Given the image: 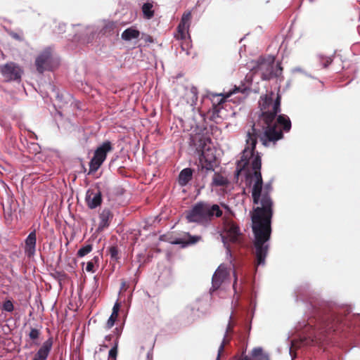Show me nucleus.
I'll return each instance as SVG.
<instances>
[{
    "mask_svg": "<svg viewBox=\"0 0 360 360\" xmlns=\"http://www.w3.org/2000/svg\"><path fill=\"white\" fill-rule=\"evenodd\" d=\"M185 89V97L188 103L191 106H194L196 104L198 100V89L194 86H186L184 87Z\"/></svg>",
    "mask_w": 360,
    "mask_h": 360,
    "instance_id": "obj_19",
    "label": "nucleus"
},
{
    "mask_svg": "<svg viewBox=\"0 0 360 360\" xmlns=\"http://www.w3.org/2000/svg\"><path fill=\"white\" fill-rule=\"evenodd\" d=\"M2 309L11 312L14 309V306L13 302L11 300H6L3 303Z\"/></svg>",
    "mask_w": 360,
    "mask_h": 360,
    "instance_id": "obj_33",
    "label": "nucleus"
},
{
    "mask_svg": "<svg viewBox=\"0 0 360 360\" xmlns=\"http://www.w3.org/2000/svg\"><path fill=\"white\" fill-rule=\"evenodd\" d=\"M191 47V41H187L185 43V44L181 45V49L182 51H185L186 54L188 55V49Z\"/></svg>",
    "mask_w": 360,
    "mask_h": 360,
    "instance_id": "obj_39",
    "label": "nucleus"
},
{
    "mask_svg": "<svg viewBox=\"0 0 360 360\" xmlns=\"http://www.w3.org/2000/svg\"><path fill=\"white\" fill-rule=\"evenodd\" d=\"M97 33V30L94 26H86L83 32L79 34H75V40L79 41L83 44H89L93 41Z\"/></svg>",
    "mask_w": 360,
    "mask_h": 360,
    "instance_id": "obj_14",
    "label": "nucleus"
},
{
    "mask_svg": "<svg viewBox=\"0 0 360 360\" xmlns=\"http://www.w3.org/2000/svg\"><path fill=\"white\" fill-rule=\"evenodd\" d=\"M201 239L202 237L200 236H192L188 233L186 238H176L172 243L175 245H180L182 248H186L188 245L197 243Z\"/></svg>",
    "mask_w": 360,
    "mask_h": 360,
    "instance_id": "obj_18",
    "label": "nucleus"
},
{
    "mask_svg": "<svg viewBox=\"0 0 360 360\" xmlns=\"http://www.w3.org/2000/svg\"><path fill=\"white\" fill-rule=\"evenodd\" d=\"M283 68L281 65V63H277L276 66L274 68L273 65L272 68V78L273 77H279L282 74Z\"/></svg>",
    "mask_w": 360,
    "mask_h": 360,
    "instance_id": "obj_32",
    "label": "nucleus"
},
{
    "mask_svg": "<svg viewBox=\"0 0 360 360\" xmlns=\"http://www.w3.org/2000/svg\"><path fill=\"white\" fill-rule=\"evenodd\" d=\"M296 301L305 304L306 311L291 335L288 336V345L292 360L297 354L295 350L302 347L323 344L333 333L350 325L353 315L351 308L340 307L335 303L314 295L308 283L297 287L295 290Z\"/></svg>",
    "mask_w": 360,
    "mask_h": 360,
    "instance_id": "obj_1",
    "label": "nucleus"
},
{
    "mask_svg": "<svg viewBox=\"0 0 360 360\" xmlns=\"http://www.w3.org/2000/svg\"><path fill=\"white\" fill-rule=\"evenodd\" d=\"M86 201L90 209H95L102 202V195L100 191H96L89 190L86 195Z\"/></svg>",
    "mask_w": 360,
    "mask_h": 360,
    "instance_id": "obj_16",
    "label": "nucleus"
},
{
    "mask_svg": "<svg viewBox=\"0 0 360 360\" xmlns=\"http://www.w3.org/2000/svg\"><path fill=\"white\" fill-rule=\"evenodd\" d=\"M35 65L39 72L52 70V49L51 47L44 49L37 57Z\"/></svg>",
    "mask_w": 360,
    "mask_h": 360,
    "instance_id": "obj_10",
    "label": "nucleus"
},
{
    "mask_svg": "<svg viewBox=\"0 0 360 360\" xmlns=\"http://www.w3.org/2000/svg\"><path fill=\"white\" fill-rule=\"evenodd\" d=\"M216 165V156L213 150L210 148L203 150L198 165V171L202 176L205 177L210 172H214Z\"/></svg>",
    "mask_w": 360,
    "mask_h": 360,
    "instance_id": "obj_6",
    "label": "nucleus"
},
{
    "mask_svg": "<svg viewBox=\"0 0 360 360\" xmlns=\"http://www.w3.org/2000/svg\"><path fill=\"white\" fill-rule=\"evenodd\" d=\"M8 34L13 39H15L17 41H22L24 40V38L22 37V34L15 32L13 31H9Z\"/></svg>",
    "mask_w": 360,
    "mask_h": 360,
    "instance_id": "obj_35",
    "label": "nucleus"
},
{
    "mask_svg": "<svg viewBox=\"0 0 360 360\" xmlns=\"http://www.w3.org/2000/svg\"><path fill=\"white\" fill-rule=\"evenodd\" d=\"M117 347H118V341L116 340L112 347L110 349L108 353L109 359H116L117 355Z\"/></svg>",
    "mask_w": 360,
    "mask_h": 360,
    "instance_id": "obj_30",
    "label": "nucleus"
},
{
    "mask_svg": "<svg viewBox=\"0 0 360 360\" xmlns=\"http://www.w3.org/2000/svg\"><path fill=\"white\" fill-rule=\"evenodd\" d=\"M56 274L58 275L59 279L60 280V277L63 276L64 274H63L62 273L60 272H56Z\"/></svg>",
    "mask_w": 360,
    "mask_h": 360,
    "instance_id": "obj_46",
    "label": "nucleus"
},
{
    "mask_svg": "<svg viewBox=\"0 0 360 360\" xmlns=\"http://www.w3.org/2000/svg\"><path fill=\"white\" fill-rule=\"evenodd\" d=\"M191 12L188 11L182 15L181 21L177 26L178 34L176 37L180 39H191L188 34V30L191 22Z\"/></svg>",
    "mask_w": 360,
    "mask_h": 360,
    "instance_id": "obj_12",
    "label": "nucleus"
},
{
    "mask_svg": "<svg viewBox=\"0 0 360 360\" xmlns=\"http://www.w3.org/2000/svg\"><path fill=\"white\" fill-rule=\"evenodd\" d=\"M281 96L271 91L261 96L259 101L260 112L257 118L254 117L245 127L246 138L245 148L243 150V161L252 156L257 139L264 146L269 143L276 142L283 138L281 130L277 129L280 125L283 131H289L291 129V121L288 116L284 114L278 115L281 112Z\"/></svg>",
    "mask_w": 360,
    "mask_h": 360,
    "instance_id": "obj_3",
    "label": "nucleus"
},
{
    "mask_svg": "<svg viewBox=\"0 0 360 360\" xmlns=\"http://www.w3.org/2000/svg\"><path fill=\"white\" fill-rule=\"evenodd\" d=\"M105 338H106V339H108V338L110 339V336H106V337H105Z\"/></svg>",
    "mask_w": 360,
    "mask_h": 360,
    "instance_id": "obj_49",
    "label": "nucleus"
},
{
    "mask_svg": "<svg viewBox=\"0 0 360 360\" xmlns=\"http://www.w3.org/2000/svg\"><path fill=\"white\" fill-rule=\"evenodd\" d=\"M51 88H52L53 93L54 94V96H56V99L58 101H62L63 96L59 94L58 91L56 89L55 86H52Z\"/></svg>",
    "mask_w": 360,
    "mask_h": 360,
    "instance_id": "obj_37",
    "label": "nucleus"
},
{
    "mask_svg": "<svg viewBox=\"0 0 360 360\" xmlns=\"http://www.w3.org/2000/svg\"><path fill=\"white\" fill-rule=\"evenodd\" d=\"M228 276L229 272L226 268L220 265L213 274L210 293H213L214 291L217 290L228 278Z\"/></svg>",
    "mask_w": 360,
    "mask_h": 360,
    "instance_id": "obj_13",
    "label": "nucleus"
},
{
    "mask_svg": "<svg viewBox=\"0 0 360 360\" xmlns=\"http://www.w3.org/2000/svg\"><path fill=\"white\" fill-rule=\"evenodd\" d=\"M0 72L4 79L8 82H20L23 73L21 67L13 62H9L4 65H1Z\"/></svg>",
    "mask_w": 360,
    "mask_h": 360,
    "instance_id": "obj_9",
    "label": "nucleus"
},
{
    "mask_svg": "<svg viewBox=\"0 0 360 360\" xmlns=\"http://www.w3.org/2000/svg\"><path fill=\"white\" fill-rule=\"evenodd\" d=\"M31 138H34L35 139H37V136L34 133H32V135L30 136Z\"/></svg>",
    "mask_w": 360,
    "mask_h": 360,
    "instance_id": "obj_47",
    "label": "nucleus"
},
{
    "mask_svg": "<svg viewBox=\"0 0 360 360\" xmlns=\"http://www.w3.org/2000/svg\"><path fill=\"white\" fill-rule=\"evenodd\" d=\"M221 215L222 211L218 205H211L203 201L198 202L186 212L188 222L201 225L207 224L214 217H220Z\"/></svg>",
    "mask_w": 360,
    "mask_h": 360,
    "instance_id": "obj_4",
    "label": "nucleus"
},
{
    "mask_svg": "<svg viewBox=\"0 0 360 360\" xmlns=\"http://www.w3.org/2000/svg\"><path fill=\"white\" fill-rule=\"evenodd\" d=\"M146 41L151 42L152 41L151 37H148Z\"/></svg>",
    "mask_w": 360,
    "mask_h": 360,
    "instance_id": "obj_48",
    "label": "nucleus"
},
{
    "mask_svg": "<svg viewBox=\"0 0 360 360\" xmlns=\"http://www.w3.org/2000/svg\"><path fill=\"white\" fill-rule=\"evenodd\" d=\"M108 252H109V254L110 255V258L112 259H114V260H117L118 259V248L117 246H110L109 248H108Z\"/></svg>",
    "mask_w": 360,
    "mask_h": 360,
    "instance_id": "obj_31",
    "label": "nucleus"
},
{
    "mask_svg": "<svg viewBox=\"0 0 360 360\" xmlns=\"http://www.w3.org/2000/svg\"><path fill=\"white\" fill-rule=\"evenodd\" d=\"M139 36L140 32L134 27H131L123 31L121 38L124 41H129L132 39H138Z\"/></svg>",
    "mask_w": 360,
    "mask_h": 360,
    "instance_id": "obj_23",
    "label": "nucleus"
},
{
    "mask_svg": "<svg viewBox=\"0 0 360 360\" xmlns=\"http://www.w3.org/2000/svg\"><path fill=\"white\" fill-rule=\"evenodd\" d=\"M119 309H120V304L117 302L115 303L113 308H112V315H115V317H117V316H118Z\"/></svg>",
    "mask_w": 360,
    "mask_h": 360,
    "instance_id": "obj_38",
    "label": "nucleus"
},
{
    "mask_svg": "<svg viewBox=\"0 0 360 360\" xmlns=\"http://www.w3.org/2000/svg\"><path fill=\"white\" fill-rule=\"evenodd\" d=\"M116 319L117 317H115V315H112V314H111L107 322L108 328H110L114 326Z\"/></svg>",
    "mask_w": 360,
    "mask_h": 360,
    "instance_id": "obj_36",
    "label": "nucleus"
},
{
    "mask_svg": "<svg viewBox=\"0 0 360 360\" xmlns=\"http://www.w3.org/2000/svg\"><path fill=\"white\" fill-rule=\"evenodd\" d=\"M243 360H269V354L263 352L262 347H255L252 349L250 356H244Z\"/></svg>",
    "mask_w": 360,
    "mask_h": 360,
    "instance_id": "obj_21",
    "label": "nucleus"
},
{
    "mask_svg": "<svg viewBox=\"0 0 360 360\" xmlns=\"http://www.w3.org/2000/svg\"><path fill=\"white\" fill-rule=\"evenodd\" d=\"M222 206H223L226 210H227L230 213L231 212V211L230 210V209H229V206H228V205H224H224H222Z\"/></svg>",
    "mask_w": 360,
    "mask_h": 360,
    "instance_id": "obj_45",
    "label": "nucleus"
},
{
    "mask_svg": "<svg viewBox=\"0 0 360 360\" xmlns=\"http://www.w3.org/2000/svg\"><path fill=\"white\" fill-rule=\"evenodd\" d=\"M222 229L225 235L223 233L220 234L221 241L226 248V257L232 262L231 249L228 240L233 243H240L242 233L238 225L227 216H224L223 218Z\"/></svg>",
    "mask_w": 360,
    "mask_h": 360,
    "instance_id": "obj_5",
    "label": "nucleus"
},
{
    "mask_svg": "<svg viewBox=\"0 0 360 360\" xmlns=\"http://www.w3.org/2000/svg\"><path fill=\"white\" fill-rule=\"evenodd\" d=\"M233 274H234V278H234V283H233V288H235V285H236V283H237V279H238V278H237V276H236V272H235V271L233 272Z\"/></svg>",
    "mask_w": 360,
    "mask_h": 360,
    "instance_id": "obj_44",
    "label": "nucleus"
},
{
    "mask_svg": "<svg viewBox=\"0 0 360 360\" xmlns=\"http://www.w3.org/2000/svg\"><path fill=\"white\" fill-rule=\"evenodd\" d=\"M36 230L32 231L25 241V252L28 257H32L36 252Z\"/></svg>",
    "mask_w": 360,
    "mask_h": 360,
    "instance_id": "obj_15",
    "label": "nucleus"
},
{
    "mask_svg": "<svg viewBox=\"0 0 360 360\" xmlns=\"http://www.w3.org/2000/svg\"><path fill=\"white\" fill-rule=\"evenodd\" d=\"M228 180L226 177L222 175L214 173V176L212 178V185L214 186H224L227 185Z\"/></svg>",
    "mask_w": 360,
    "mask_h": 360,
    "instance_id": "obj_27",
    "label": "nucleus"
},
{
    "mask_svg": "<svg viewBox=\"0 0 360 360\" xmlns=\"http://www.w3.org/2000/svg\"><path fill=\"white\" fill-rule=\"evenodd\" d=\"M39 330L36 328H31V330L29 333V337L31 340H34L39 338Z\"/></svg>",
    "mask_w": 360,
    "mask_h": 360,
    "instance_id": "obj_34",
    "label": "nucleus"
},
{
    "mask_svg": "<svg viewBox=\"0 0 360 360\" xmlns=\"http://www.w3.org/2000/svg\"><path fill=\"white\" fill-rule=\"evenodd\" d=\"M248 89H249V88H247V87H240V86H234V87L231 90H230L227 92L224 91V93L220 94L219 96H221V98H220L219 105H216L214 104L213 105V108L212 110V115H211L212 120H213L214 122H217V119L221 117V115L220 114H221L222 108L220 105L222 103L225 102V101L227 98H229L231 95H233L236 93H238V92L245 93Z\"/></svg>",
    "mask_w": 360,
    "mask_h": 360,
    "instance_id": "obj_11",
    "label": "nucleus"
},
{
    "mask_svg": "<svg viewBox=\"0 0 360 360\" xmlns=\"http://www.w3.org/2000/svg\"><path fill=\"white\" fill-rule=\"evenodd\" d=\"M274 60V58L271 57H269L267 59L259 58L253 63L252 70L254 74H258L263 80H269L272 78Z\"/></svg>",
    "mask_w": 360,
    "mask_h": 360,
    "instance_id": "obj_8",
    "label": "nucleus"
},
{
    "mask_svg": "<svg viewBox=\"0 0 360 360\" xmlns=\"http://www.w3.org/2000/svg\"><path fill=\"white\" fill-rule=\"evenodd\" d=\"M238 360H243V356L242 358H240V359H238Z\"/></svg>",
    "mask_w": 360,
    "mask_h": 360,
    "instance_id": "obj_51",
    "label": "nucleus"
},
{
    "mask_svg": "<svg viewBox=\"0 0 360 360\" xmlns=\"http://www.w3.org/2000/svg\"><path fill=\"white\" fill-rule=\"evenodd\" d=\"M251 164L254 170L255 183L252 189L254 204H260V207L253 209L251 215L252 229L254 236L252 240L253 253L256 258L257 266H264L270 246L271 234V218L273 216V201L269 195L272 190L271 182L266 184L263 188V181L260 172L262 160L260 154L254 150L252 156L246 161H243V155L237 166V174L243 168Z\"/></svg>",
    "mask_w": 360,
    "mask_h": 360,
    "instance_id": "obj_2",
    "label": "nucleus"
},
{
    "mask_svg": "<svg viewBox=\"0 0 360 360\" xmlns=\"http://www.w3.org/2000/svg\"><path fill=\"white\" fill-rule=\"evenodd\" d=\"M65 31V24L59 23L58 25V33L60 34Z\"/></svg>",
    "mask_w": 360,
    "mask_h": 360,
    "instance_id": "obj_41",
    "label": "nucleus"
},
{
    "mask_svg": "<svg viewBox=\"0 0 360 360\" xmlns=\"http://www.w3.org/2000/svg\"><path fill=\"white\" fill-rule=\"evenodd\" d=\"M94 268V263L91 261L88 262L86 264V271L88 272H93Z\"/></svg>",
    "mask_w": 360,
    "mask_h": 360,
    "instance_id": "obj_40",
    "label": "nucleus"
},
{
    "mask_svg": "<svg viewBox=\"0 0 360 360\" xmlns=\"http://www.w3.org/2000/svg\"><path fill=\"white\" fill-rule=\"evenodd\" d=\"M116 32V25L113 22H108L105 24L101 33L107 37L112 36Z\"/></svg>",
    "mask_w": 360,
    "mask_h": 360,
    "instance_id": "obj_25",
    "label": "nucleus"
},
{
    "mask_svg": "<svg viewBox=\"0 0 360 360\" xmlns=\"http://www.w3.org/2000/svg\"><path fill=\"white\" fill-rule=\"evenodd\" d=\"M319 62L321 63L324 68H328L333 62V58L332 56H319Z\"/></svg>",
    "mask_w": 360,
    "mask_h": 360,
    "instance_id": "obj_29",
    "label": "nucleus"
},
{
    "mask_svg": "<svg viewBox=\"0 0 360 360\" xmlns=\"http://www.w3.org/2000/svg\"><path fill=\"white\" fill-rule=\"evenodd\" d=\"M310 2H314L315 0H309Z\"/></svg>",
    "mask_w": 360,
    "mask_h": 360,
    "instance_id": "obj_50",
    "label": "nucleus"
},
{
    "mask_svg": "<svg viewBox=\"0 0 360 360\" xmlns=\"http://www.w3.org/2000/svg\"><path fill=\"white\" fill-rule=\"evenodd\" d=\"M292 71V72H302V73H304L306 75H307L309 77H311V75H309L306 74L304 72V70L301 68H299V67L293 68Z\"/></svg>",
    "mask_w": 360,
    "mask_h": 360,
    "instance_id": "obj_42",
    "label": "nucleus"
},
{
    "mask_svg": "<svg viewBox=\"0 0 360 360\" xmlns=\"http://www.w3.org/2000/svg\"><path fill=\"white\" fill-rule=\"evenodd\" d=\"M92 250V245L86 244L82 247H81L77 251V257H83L87 254H89Z\"/></svg>",
    "mask_w": 360,
    "mask_h": 360,
    "instance_id": "obj_28",
    "label": "nucleus"
},
{
    "mask_svg": "<svg viewBox=\"0 0 360 360\" xmlns=\"http://www.w3.org/2000/svg\"><path fill=\"white\" fill-rule=\"evenodd\" d=\"M112 150L110 141H104L94 152V156L89 162L90 172H96L105 161L107 153Z\"/></svg>",
    "mask_w": 360,
    "mask_h": 360,
    "instance_id": "obj_7",
    "label": "nucleus"
},
{
    "mask_svg": "<svg viewBox=\"0 0 360 360\" xmlns=\"http://www.w3.org/2000/svg\"><path fill=\"white\" fill-rule=\"evenodd\" d=\"M112 218V214L108 208L103 209L99 214L98 230H103L109 226V221Z\"/></svg>",
    "mask_w": 360,
    "mask_h": 360,
    "instance_id": "obj_20",
    "label": "nucleus"
},
{
    "mask_svg": "<svg viewBox=\"0 0 360 360\" xmlns=\"http://www.w3.org/2000/svg\"><path fill=\"white\" fill-rule=\"evenodd\" d=\"M193 170L191 168L182 169L179 175V184L181 186H185L192 179Z\"/></svg>",
    "mask_w": 360,
    "mask_h": 360,
    "instance_id": "obj_22",
    "label": "nucleus"
},
{
    "mask_svg": "<svg viewBox=\"0 0 360 360\" xmlns=\"http://www.w3.org/2000/svg\"><path fill=\"white\" fill-rule=\"evenodd\" d=\"M250 304H251V306H252V308H253L252 311H254V310L255 309V307H256V302H255V301L252 300Z\"/></svg>",
    "mask_w": 360,
    "mask_h": 360,
    "instance_id": "obj_43",
    "label": "nucleus"
},
{
    "mask_svg": "<svg viewBox=\"0 0 360 360\" xmlns=\"http://www.w3.org/2000/svg\"><path fill=\"white\" fill-rule=\"evenodd\" d=\"M53 345L52 338L47 339L35 354L33 360H46Z\"/></svg>",
    "mask_w": 360,
    "mask_h": 360,
    "instance_id": "obj_17",
    "label": "nucleus"
},
{
    "mask_svg": "<svg viewBox=\"0 0 360 360\" xmlns=\"http://www.w3.org/2000/svg\"><path fill=\"white\" fill-rule=\"evenodd\" d=\"M231 319H232V314L229 316V323L227 325L226 333L224 334L223 341L221 342V345H220V346H219V347L218 349V354H217V360H219L220 356H221V353L224 351V345H225L226 342V337H227V334L232 330L233 326L231 324Z\"/></svg>",
    "mask_w": 360,
    "mask_h": 360,
    "instance_id": "obj_24",
    "label": "nucleus"
},
{
    "mask_svg": "<svg viewBox=\"0 0 360 360\" xmlns=\"http://www.w3.org/2000/svg\"><path fill=\"white\" fill-rule=\"evenodd\" d=\"M153 3L147 1L142 6V12L144 17L147 19H150L154 15V11L153 9Z\"/></svg>",
    "mask_w": 360,
    "mask_h": 360,
    "instance_id": "obj_26",
    "label": "nucleus"
}]
</instances>
